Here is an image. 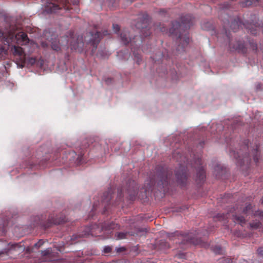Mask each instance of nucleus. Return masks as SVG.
<instances>
[{
	"mask_svg": "<svg viewBox=\"0 0 263 263\" xmlns=\"http://www.w3.org/2000/svg\"><path fill=\"white\" fill-rule=\"evenodd\" d=\"M249 30H250V32L251 33L253 34H256V30H253V29H251L250 28L249 29Z\"/></svg>",
	"mask_w": 263,
	"mask_h": 263,
	"instance_id": "nucleus-29",
	"label": "nucleus"
},
{
	"mask_svg": "<svg viewBox=\"0 0 263 263\" xmlns=\"http://www.w3.org/2000/svg\"><path fill=\"white\" fill-rule=\"evenodd\" d=\"M256 215H258V216H259L260 217H263V212L262 211H258L256 213Z\"/></svg>",
	"mask_w": 263,
	"mask_h": 263,
	"instance_id": "nucleus-27",
	"label": "nucleus"
},
{
	"mask_svg": "<svg viewBox=\"0 0 263 263\" xmlns=\"http://www.w3.org/2000/svg\"><path fill=\"white\" fill-rule=\"evenodd\" d=\"M112 28H113V30L115 33H117L120 30V27H119V25L117 24H113Z\"/></svg>",
	"mask_w": 263,
	"mask_h": 263,
	"instance_id": "nucleus-19",
	"label": "nucleus"
},
{
	"mask_svg": "<svg viewBox=\"0 0 263 263\" xmlns=\"http://www.w3.org/2000/svg\"><path fill=\"white\" fill-rule=\"evenodd\" d=\"M104 35H106L107 34V32H104Z\"/></svg>",
	"mask_w": 263,
	"mask_h": 263,
	"instance_id": "nucleus-34",
	"label": "nucleus"
},
{
	"mask_svg": "<svg viewBox=\"0 0 263 263\" xmlns=\"http://www.w3.org/2000/svg\"><path fill=\"white\" fill-rule=\"evenodd\" d=\"M180 39V41H183V46L187 45L189 43V37L187 35L185 34L184 37H182L180 35L178 36Z\"/></svg>",
	"mask_w": 263,
	"mask_h": 263,
	"instance_id": "nucleus-10",
	"label": "nucleus"
},
{
	"mask_svg": "<svg viewBox=\"0 0 263 263\" xmlns=\"http://www.w3.org/2000/svg\"><path fill=\"white\" fill-rule=\"evenodd\" d=\"M111 250V248L109 246H105L103 249L104 253H109Z\"/></svg>",
	"mask_w": 263,
	"mask_h": 263,
	"instance_id": "nucleus-21",
	"label": "nucleus"
},
{
	"mask_svg": "<svg viewBox=\"0 0 263 263\" xmlns=\"http://www.w3.org/2000/svg\"><path fill=\"white\" fill-rule=\"evenodd\" d=\"M252 156L253 158L254 161L255 163H257L258 160V152L257 151V148L256 147L255 149H253L252 150Z\"/></svg>",
	"mask_w": 263,
	"mask_h": 263,
	"instance_id": "nucleus-9",
	"label": "nucleus"
},
{
	"mask_svg": "<svg viewBox=\"0 0 263 263\" xmlns=\"http://www.w3.org/2000/svg\"><path fill=\"white\" fill-rule=\"evenodd\" d=\"M121 39L122 42L125 44H127L129 42H132V39L129 37V33L127 31H124L121 34Z\"/></svg>",
	"mask_w": 263,
	"mask_h": 263,
	"instance_id": "nucleus-6",
	"label": "nucleus"
},
{
	"mask_svg": "<svg viewBox=\"0 0 263 263\" xmlns=\"http://www.w3.org/2000/svg\"><path fill=\"white\" fill-rule=\"evenodd\" d=\"M260 225V223L258 221H257V220L253 221V222L250 223V227L252 228V229H256L259 228Z\"/></svg>",
	"mask_w": 263,
	"mask_h": 263,
	"instance_id": "nucleus-12",
	"label": "nucleus"
},
{
	"mask_svg": "<svg viewBox=\"0 0 263 263\" xmlns=\"http://www.w3.org/2000/svg\"><path fill=\"white\" fill-rule=\"evenodd\" d=\"M116 250L118 252H121L125 250V248L124 247H117L116 248Z\"/></svg>",
	"mask_w": 263,
	"mask_h": 263,
	"instance_id": "nucleus-26",
	"label": "nucleus"
},
{
	"mask_svg": "<svg viewBox=\"0 0 263 263\" xmlns=\"http://www.w3.org/2000/svg\"><path fill=\"white\" fill-rule=\"evenodd\" d=\"M234 24L236 23L237 24V25H239V23H240L239 21H235L233 23Z\"/></svg>",
	"mask_w": 263,
	"mask_h": 263,
	"instance_id": "nucleus-32",
	"label": "nucleus"
},
{
	"mask_svg": "<svg viewBox=\"0 0 263 263\" xmlns=\"http://www.w3.org/2000/svg\"><path fill=\"white\" fill-rule=\"evenodd\" d=\"M233 219L235 222L239 223L241 225L245 222L244 218L241 216H233Z\"/></svg>",
	"mask_w": 263,
	"mask_h": 263,
	"instance_id": "nucleus-8",
	"label": "nucleus"
},
{
	"mask_svg": "<svg viewBox=\"0 0 263 263\" xmlns=\"http://www.w3.org/2000/svg\"><path fill=\"white\" fill-rule=\"evenodd\" d=\"M176 176L178 182L183 185L186 181L187 175L186 169L184 167L180 166L179 170L176 171Z\"/></svg>",
	"mask_w": 263,
	"mask_h": 263,
	"instance_id": "nucleus-3",
	"label": "nucleus"
},
{
	"mask_svg": "<svg viewBox=\"0 0 263 263\" xmlns=\"http://www.w3.org/2000/svg\"><path fill=\"white\" fill-rule=\"evenodd\" d=\"M42 45L43 47H46L47 46V44L44 43L43 42L42 43Z\"/></svg>",
	"mask_w": 263,
	"mask_h": 263,
	"instance_id": "nucleus-31",
	"label": "nucleus"
},
{
	"mask_svg": "<svg viewBox=\"0 0 263 263\" xmlns=\"http://www.w3.org/2000/svg\"><path fill=\"white\" fill-rule=\"evenodd\" d=\"M167 177H166L165 178L161 179L160 180L163 187L167 184Z\"/></svg>",
	"mask_w": 263,
	"mask_h": 263,
	"instance_id": "nucleus-18",
	"label": "nucleus"
},
{
	"mask_svg": "<svg viewBox=\"0 0 263 263\" xmlns=\"http://www.w3.org/2000/svg\"><path fill=\"white\" fill-rule=\"evenodd\" d=\"M22 63L21 64H18L17 67L20 68H23L24 67V64L26 61V58L25 57H23L22 59Z\"/></svg>",
	"mask_w": 263,
	"mask_h": 263,
	"instance_id": "nucleus-23",
	"label": "nucleus"
},
{
	"mask_svg": "<svg viewBox=\"0 0 263 263\" xmlns=\"http://www.w3.org/2000/svg\"><path fill=\"white\" fill-rule=\"evenodd\" d=\"M2 42L4 45L0 47V58H4L7 54L9 47H11V51L15 56L22 57L24 55V50L15 44L20 45H31L33 48L37 47L36 44L33 41H30L26 33L20 32L16 34L11 31L2 33Z\"/></svg>",
	"mask_w": 263,
	"mask_h": 263,
	"instance_id": "nucleus-1",
	"label": "nucleus"
},
{
	"mask_svg": "<svg viewBox=\"0 0 263 263\" xmlns=\"http://www.w3.org/2000/svg\"><path fill=\"white\" fill-rule=\"evenodd\" d=\"M180 26V24L178 22H175L173 24L172 27L170 29V32L171 34H173L175 33V28H177L178 27Z\"/></svg>",
	"mask_w": 263,
	"mask_h": 263,
	"instance_id": "nucleus-11",
	"label": "nucleus"
},
{
	"mask_svg": "<svg viewBox=\"0 0 263 263\" xmlns=\"http://www.w3.org/2000/svg\"><path fill=\"white\" fill-rule=\"evenodd\" d=\"M250 45L253 50H256L257 44L255 43H251Z\"/></svg>",
	"mask_w": 263,
	"mask_h": 263,
	"instance_id": "nucleus-25",
	"label": "nucleus"
},
{
	"mask_svg": "<svg viewBox=\"0 0 263 263\" xmlns=\"http://www.w3.org/2000/svg\"><path fill=\"white\" fill-rule=\"evenodd\" d=\"M90 34L91 35V38L89 40V42L91 43L93 46V47L96 49L97 44L101 40L100 33L98 31L96 32L95 33L90 32Z\"/></svg>",
	"mask_w": 263,
	"mask_h": 263,
	"instance_id": "nucleus-5",
	"label": "nucleus"
},
{
	"mask_svg": "<svg viewBox=\"0 0 263 263\" xmlns=\"http://www.w3.org/2000/svg\"><path fill=\"white\" fill-rule=\"evenodd\" d=\"M60 8L59 6L51 2H47L45 6V10L47 13L57 12Z\"/></svg>",
	"mask_w": 263,
	"mask_h": 263,
	"instance_id": "nucleus-4",
	"label": "nucleus"
},
{
	"mask_svg": "<svg viewBox=\"0 0 263 263\" xmlns=\"http://www.w3.org/2000/svg\"><path fill=\"white\" fill-rule=\"evenodd\" d=\"M44 241L42 240H40L34 244V247L40 248L43 245Z\"/></svg>",
	"mask_w": 263,
	"mask_h": 263,
	"instance_id": "nucleus-20",
	"label": "nucleus"
},
{
	"mask_svg": "<svg viewBox=\"0 0 263 263\" xmlns=\"http://www.w3.org/2000/svg\"><path fill=\"white\" fill-rule=\"evenodd\" d=\"M61 40V45L63 46H67L70 47L71 50H77L80 52L83 45V42H79L76 41V37L74 36L73 32L70 31L69 36L62 38Z\"/></svg>",
	"mask_w": 263,
	"mask_h": 263,
	"instance_id": "nucleus-2",
	"label": "nucleus"
},
{
	"mask_svg": "<svg viewBox=\"0 0 263 263\" xmlns=\"http://www.w3.org/2000/svg\"><path fill=\"white\" fill-rule=\"evenodd\" d=\"M135 60L136 61L138 64H139L141 61L140 56L138 54H136L134 52Z\"/></svg>",
	"mask_w": 263,
	"mask_h": 263,
	"instance_id": "nucleus-16",
	"label": "nucleus"
},
{
	"mask_svg": "<svg viewBox=\"0 0 263 263\" xmlns=\"http://www.w3.org/2000/svg\"><path fill=\"white\" fill-rule=\"evenodd\" d=\"M36 61V59L34 58H29L27 59V63L31 65H33Z\"/></svg>",
	"mask_w": 263,
	"mask_h": 263,
	"instance_id": "nucleus-15",
	"label": "nucleus"
},
{
	"mask_svg": "<svg viewBox=\"0 0 263 263\" xmlns=\"http://www.w3.org/2000/svg\"><path fill=\"white\" fill-rule=\"evenodd\" d=\"M257 253L259 255L263 256V247L259 248L257 249Z\"/></svg>",
	"mask_w": 263,
	"mask_h": 263,
	"instance_id": "nucleus-24",
	"label": "nucleus"
},
{
	"mask_svg": "<svg viewBox=\"0 0 263 263\" xmlns=\"http://www.w3.org/2000/svg\"><path fill=\"white\" fill-rule=\"evenodd\" d=\"M81 39H82V37H81ZM81 39H79V37L78 38H76V41H77L78 42H80V41L81 40Z\"/></svg>",
	"mask_w": 263,
	"mask_h": 263,
	"instance_id": "nucleus-33",
	"label": "nucleus"
},
{
	"mask_svg": "<svg viewBox=\"0 0 263 263\" xmlns=\"http://www.w3.org/2000/svg\"><path fill=\"white\" fill-rule=\"evenodd\" d=\"M51 47L54 50L57 51L60 50L61 49L60 46L59 45V44H57L55 41L51 42Z\"/></svg>",
	"mask_w": 263,
	"mask_h": 263,
	"instance_id": "nucleus-13",
	"label": "nucleus"
},
{
	"mask_svg": "<svg viewBox=\"0 0 263 263\" xmlns=\"http://www.w3.org/2000/svg\"><path fill=\"white\" fill-rule=\"evenodd\" d=\"M51 252V250L50 248H48L45 250L42 251V254L44 256L47 255L49 254Z\"/></svg>",
	"mask_w": 263,
	"mask_h": 263,
	"instance_id": "nucleus-17",
	"label": "nucleus"
},
{
	"mask_svg": "<svg viewBox=\"0 0 263 263\" xmlns=\"http://www.w3.org/2000/svg\"><path fill=\"white\" fill-rule=\"evenodd\" d=\"M127 233L120 232L117 234L116 237L118 239H122L125 238Z\"/></svg>",
	"mask_w": 263,
	"mask_h": 263,
	"instance_id": "nucleus-14",
	"label": "nucleus"
},
{
	"mask_svg": "<svg viewBox=\"0 0 263 263\" xmlns=\"http://www.w3.org/2000/svg\"><path fill=\"white\" fill-rule=\"evenodd\" d=\"M251 209V205H247L246 207V209H245L243 210V212L244 213H246L247 212V211H248V210H250Z\"/></svg>",
	"mask_w": 263,
	"mask_h": 263,
	"instance_id": "nucleus-28",
	"label": "nucleus"
},
{
	"mask_svg": "<svg viewBox=\"0 0 263 263\" xmlns=\"http://www.w3.org/2000/svg\"><path fill=\"white\" fill-rule=\"evenodd\" d=\"M18 246V244H14V245H12V247L13 248H14V249H16V247H17Z\"/></svg>",
	"mask_w": 263,
	"mask_h": 263,
	"instance_id": "nucleus-30",
	"label": "nucleus"
},
{
	"mask_svg": "<svg viewBox=\"0 0 263 263\" xmlns=\"http://www.w3.org/2000/svg\"><path fill=\"white\" fill-rule=\"evenodd\" d=\"M220 251H221V248L220 247H219V246H215L213 248V251L215 253H220Z\"/></svg>",
	"mask_w": 263,
	"mask_h": 263,
	"instance_id": "nucleus-22",
	"label": "nucleus"
},
{
	"mask_svg": "<svg viewBox=\"0 0 263 263\" xmlns=\"http://www.w3.org/2000/svg\"><path fill=\"white\" fill-rule=\"evenodd\" d=\"M205 177L204 170L202 168H200L197 173V178L200 181H203Z\"/></svg>",
	"mask_w": 263,
	"mask_h": 263,
	"instance_id": "nucleus-7",
	"label": "nucleus"
}]
</instances>
